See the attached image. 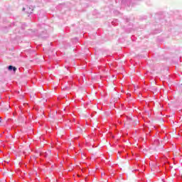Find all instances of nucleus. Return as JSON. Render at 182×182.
Segmentation results:
<instances>
[{
  "instance_id": "nucleus-1",
  "label": "nucleus",
  "mask_w": 182,
  "mask_h": 182,
  "mask_svg": "<svg viewBox=\"0 0 182 182\" xmlns=\"http://www.w3.org/2000/svg\"><path fill=\"white\" fill-rule=\"evenodd\" d=\"M9 70H13L14 72H16V68H15L12 65H9Z\"/></svg>"
},
{
  "instance_id": "nucleus-2",
  "label": "nucleus",
  "mask_w": 182,
  "mask_h": 182,
  "mask_svg": "<svg viewBox=\"0 0 182 182\" xmlns=\"http://www.w3.org/2000/svg\"><path fill=\"white\" fill-rule=\"evenodd\" d=\"M2 122V117H0V123Z\"/></svg>"
},
{
  "instance_id": "nucleus-3",
  "label": "nucleus",
  "mask_w": 182,
  "mask_h": 182,
  "mask_svg": "<svg viewBox=\"0 0 182 182\" xmlns=\"http://www.w3.org/2000/svg\"><path fill=\"white\" fill-rule=\"evenodd\" d=\"M24 10H25V8L23 9V11H24Z\"/></svg>"
}]
</instances>
